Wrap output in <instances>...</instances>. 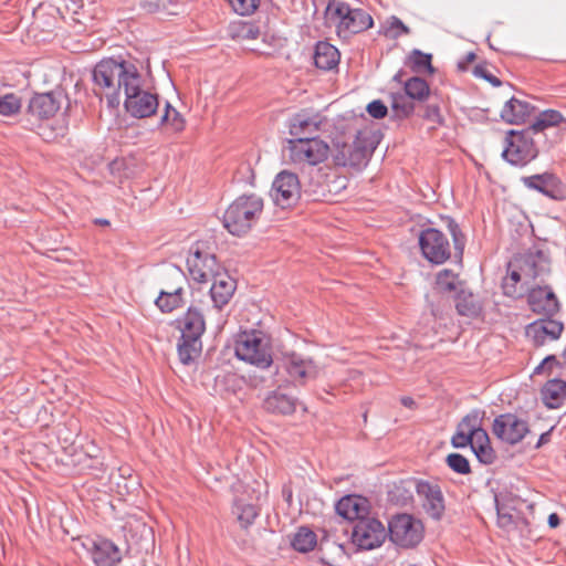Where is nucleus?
Instances as JSON below:
<instances>
[{"label": "nucleus", "mask_w": 566, "mask_h": 566, "mask_svg": "<svg viewBox=\"0 0 566 566\" xmlns=\"http://www.w3.org/2000/svg\"><path fill=\"white\" fill-rule=\"evenodd\" d=\"M93 83L94 93L105 97L112 108L120 104L123 93L125 109L135 118L150 117L158 109V94L145 87V80L134 63L102 60L93 69Z\"/></svg>", "instance_id": "obj_1"}, {"label": "nucleus", "mask_w": 566, "mask_h": 566, "mask_svg": "<svg viewBox=\"0 0 566 566\" xmlns=\"http://www.w3.org/2000/svg\"><path fill=\"white\" fill-rule=\"evenodd\" d=\"M263 206V199L255 193L238 197L223 213V227L232 235L247 234L261 217Z\"/></svg>", "instance_id": "obj_2"}, {"label": "nucleus", "mask_w": 566, "mask_h": 566, "mask_svg": "<svg viewBox=\"0 0 566 566\" xmlns=\"http://www.w3.org/2000/svg\"><path fill=\"white\" fill-rule=\"evenodd\" d=\"M177 323L181 332L178 356L184 365H189L202 350L201 336L206 331L205 316L199 308L190 306Z\"/></svg>", "instance_id": "obj_3"}, {"label": "nucleus", "mask_w": 566, "mask_h": 566, "mask_svg": "<svg viewBox=\"0 0 566 566\" xmlns=\"http://www.w3.org/2000/svg\"><path fill=\"white\" fill-rule=\"evenodd\" d=\"M539 143L527 128L510 129L504 138L502 158L512 166L524 167L538 156Z\"/></svg>", "instance_id": "obj_4"}, {"label": "nucleus", "mask_w": 566, "mask_h": 566, "mask_svg": "<svg viewBox=\"0 0 566 566\" xmlns=\"http://www.w3.org/2000/svg\"><path fill=\"white\" fill-rule=\"evenodd\" d=\"M235 355L258 368H269L272 363L271 346L261 331L243 332L235 343Z\"/></svg>", "instance_id": "obj_5"}, {"label": "nucleus", "mask_w": 566, "mask_h": 566, "mask_svg": "<svg viewBox=\"0 0 566 566\" xmlns=\"http://www.w3.org/2000/svg\"><path fill=\"white\" fill-rule=\"evenodd\" d=\"M334 163L337 166L360 167L365 165L375 150L369 130H358L352 144L335 143Z\"/></svg>", "instance_id": "obj_6"}, {"label": "nucleus", "mask_w": 566, "mask_h": 566, "mask_svg": "<svg viewBox=\"0 0 566 566\" xmlns=\"http://www.w3.org/2000/svg\"><path fill=\"white\" fill-rule=\"evenodd\" d=\"M187 268L190 277L198 283H209L224 270L202 242H197L190 248Z\"/></svg>", "instance_id": "obj_7"}, {"label": "nucleus", "mask_w": 566, "mask_h": 566, "mask_svg": "<svg viewBox=\"0 0 566 566\" xmlns=\"http://www.w3.org/2000/svg\"><path fill=\"white\" fill-rule=\"evenodd\" d=\"M352 543L361 551H371L382 545L388 536L387 528L376 517L366 516L352 525Z\"/></svg>", "instance_id": "obj_8"}, {"label": "nucleus", "mask_w": 566, "mask_h": 566, "mask_svg": "<svg viewBox=\"0 0 566 566\" xmlns=\"http://www.w3.org/2000/svg\"><path fill=\"white\" fill-rule=\"evenodd\" d=\"M287 144L289 157L294 164L316 166L329 154V146L317 137L290 139Z\"/></svg>", "instance_id": "obj_9"}, {"label": "nucleus", "mask_w": 566, "mask_h": 566, "mask_svg": "<svg viewBox=\"0 0 566 566\" xmlns=\"http://www.w3.org/2000/svg\"><path fill=\"white\" fill-rule=\"evenodd\" d=\"M387 533L395 544L401 547H413L422 539V525L411 515L399 514L389 522Z\"/></svg>", "instance_id": "obj_10"}, {"label": "nucleus", "mask_w": 566, "mask_h": 566, "mask_svg": "<svg viewBox=\"0 0 566 566\" xmlns=\"http://www.w3.org/2000/svg\"><path fill=\"white\" fill-rule=\"evenodd\" d=\"M419 245L423 258L433 264H442L451 256L450 243L438 229L422 230L419 234Z\"/></svg>", "instance_id": "obj_11"}, {"label": "nucleus", "mask_w": 566, "mask_h": 566, "mask_svg": "<svg viewBox=\"0 0 566 566\" xmlns=\"http://www.w3.org/2000/svg\"><path fill=\"white\" fill-rule=\"evenodd\" d=\"M271 197L276 206L285 209L297 203L301 184L296 174L283 170L273 180Z\"/></svg>", "instance_id": "obj_12"}, {"label": "nucleus", "mask_w": 566, "mask_h": 566, "mask_svg": "<svg viewBox=\"0 0 566 566\" xmlns=\"http://www.w3.org/2000/svg\"><path fill=\"white\" fill-rule=\"evenodd\" d=\"M514 266L522 271L525 283L543 281L551 273V259L542 250H528L514 258Z\"/></svg>", "instance_id": "obj_13"}, {"label": "nucleus", "mask_w": 566, "mask_h": 566, "mask_svg": "<svg viewBox=\"0 0 566 566\" xmlns=\"http://www.w3.org/2000/svg\"><path fill=\"white\" fill-rule=\"evenodd\" d=\"M416 492L424 512L434 521H440L446 511L444 496L439 484L424 480H413Z\"/></svg>", "instance_id": "obj_14"}, {"label": "nucleus", "mask_w": 566, "mask_h": 566, "mask_svg": "<svg viewBox=\"0 0 566 566\" xmlns=\"http://www.w3.org/2000/svg\"><path fill=\"white\" fill-rule=\"evenodd\" d=\"M64 103L69 106L70 101L61 88L35 94L29 102L28 113L38 119H49L56 114Z\"/></svg>", "instance_id": "obj_15"}, {"label": "nucleus", "mask_w": 566, "mask_h": 566, "mask_svg": "<svg viewBox=\"0 0 566 566\" xmlns=\"http://www.w3.org/2000/svg\"><path fill=\"white\" fill-rule=\"evenodd\" d=\"M528 432V423L514 413H503L494 419L493 433L509 444L521 442Z\"/></svg>", "instance_id": "obj_16"}, {"label": "nucleus", "mask_w": 566, "mask_h": 566, "mask_svg": "<svg viewBox=\"0 0 566 566\" xmlns=\"http://www.w3.org/2000/svg\"><path fill=\"white\" fill-rule=\"evenodd\" d=\"M523 185L556 201L566 200V185L553 172H543L522 178Z\"/></svg>", "instance_id": "obj_17"}, {"label": "nucleus", "mask_w": 566, "mask_h": 566, "mask_svg": "<svg viewBox=\"0 0 566 566\" xmlns=\"http://www.w3.org/2000/svg\"><path fill=\"white\" fill-rule=\"evenodd\" d=\"M564 331V324L552 317L538 318L526 326L525 333L535 347L543 346L547 340H556Z\"/></svg>", "instance_id": "obj_18"}, {"label": "nucleus", "mask_w": 566, "mask_h": 566, "mask_svg": "<svg viewBox=\"0 0 566 566\" xmlns=\"http://www.w3.org/2000/svg\"><path fill=\"white\" fill-rule=\"evenodd\" d=\"M83 546L96 566H116L122 560L118 547L109 539L87 538Z\"/></svg>", "instance_id": "obj_19"}, {"label": "nucleus", "mask_w": 566, "mask_h": 566, "mask_svg": "<svg viewBox=\"0 0 566 566\" xmlns=\"http://www.w3.org/2000/svg\"><path fill=\"white\" fill-rule=\"evenodd\" d=\"M527 303L533 313L544 317H553L559 311L557 296L548 285L530 289Z\"/></svg>", "instance_id": "obj_20"}, {"label": "nucleus", "mask_w": 566, "mask_h": 566, "mask_svg": "<svg viewBox=\"0 0 566 566\" xmlns=\"http://www.w3.org/2000/svg\"><path fill=\"white\" fill-rule=\"evenodd\" d=\"M283 368L291 379L300 385H304L306 379L315 378L317 375V368L314 361L296 353L284 356Z\"/></svg>", "instance_id": "obj_21"}, {"label": "nucleus", "mask_w": 566, "mask_h": 566, "mask_svg": "<svg viewBox=\"0 0 566 566\" xmlns=\"http://www.w3.org/2000/svg\"><path fill=\"white\" fill-rule=\"evenodd\" d=\"M210 282H212L210 287L211 300L214 307L221 310L233 296L237 282L224 270Z\"/></svg>", "instance_id": "obj_22"}, {"label": "nucleus", "mask_w": 566, "mask_h": 566, "mask_svg": "<svg viewBox=\"0 0 566 566\" xmlns=\"http://www.w3.org/2000/svg\"><path fill=\"white\" fill-rule=\"evenodd\" d=\"M319 126L318 115H310L303 112L295 114L290 119L289 132L294 137L293 139L312 138L316 137L315 135L318 133Z\"/></svg>", "instance_id": "obj_23"}, {"label": "nucleus", "mask_w": 566, "mask_h": 566, "mask_svg": "<svg viewBox=\"0 0 566 566\" xmlns=\"http://www.w3.org/2000/svg\"><path fill=\"white\" fill-rule=\"evenodd\" d=\"M336 513L343 518L355 524L359 518H364L368 514L367 501L361 496L346 495L342 497L335 505Z\"/></svg>", "instance_id": "obj_24"}, {"label": "nucleus", "mask_w": 566, "mask_h": 566, "mask_svg": "<svg viewBox=\"0 0 566 566\" xmlns=\"http://www.w3.org/2000/svg\"><path fill=\"white\" fill-rule=\"evenodd\" d=\"M563 124L566 125V118L560 112L555 109H545L541 112L536 116L535 120L526 128L541 140L542 137L547 136V130L558 128Z\"/></svg>", "instance_id": "obj_25"}, {"label": "nucleus", "mask_w": 566, "mask_h": 566, "mask_svg": "<svg viewBox=\"0 0 566 566\" xmlns=\"http://www.w3.org/2000/svg\"><path fill=\"white\" fill-rule=\"evenodd\" d=\"M297 399L282 392L281 388L272 390L263 400V408L271 413L289 416L295 412Z\"/></svg>", "instance_id": "obj_26"}, {"label": "nucleus", "mask_w": 566, "mask_h": 566, "mask_svg": "<svg viewBox=\"0 0 566 566\" xmlns=\"http://www.w3.org/2000/svg\"><path fill=\"white\" fill-rule=\"evenodd\" d=\"M374 25L371 15L364 9L352 8L347 19L343 21L342 36L348 38L370 29Z\"/></svg>", "instance_id": "obj_27"}, {"label": "nucleus", "mask_w": 566, "mask_h": 566, "mask_svg": "<svg viewBox=\"0 0 566 566\" xmlns=\"http://www.w3.org/2000/svg\"><path fill=\"white\" fill-rule=\"evenodd\" d=\"M534 107L525 101L516 97L510 98L501 111V118L509 124H521L525 122Z\"/></svg>", "instance_id": "obj_28"}, {"label": "nucleus", "mask_w": 566, "mask_h": 566, "mask_svg": "<svg viewBox=\"0 0 566 566\" xmlns=\"http://www.w3.org/2000/svg\"><path fill=\"white\" fill-rule=\"evenodd\" d=\"M457 313L461 316L478 317L482 312V304L479 298L469 290L460 287L454 296Z\"/></svg>", "instance_id": "obj_29"}, {"label": "nucleus", "mask_w": 566, "mask_h": 566, "mask_svg": "<svg viewBox=\"0 0 566 566\" xmlns=\"http://www.w3.org/2000/svg\"><path fill=\"white\" fill-rule=\"evenodd\" d=\"M338 50L328 42L319 41L315 46L314 64L323 71H331L339 63Z\"/></svg>", "instance_id": "obj_30"}, {"label": "nucleus", "mask_w": 566, "mask_h": 566, "mask_svg": "<svg viewBox=\"0 0 566 566\" xmlns=\"http://www.w3.org/2000/svg\"><path fill=\"white\" fill-rule=\"evenodd\" d=\"M542 400L549 409L562 406L566 398V381L562 379L548 380L542 389Z\"/></svg>", "instance_id": "obj_31"}, {"label": "nucleus", "mask_w": 566, "mask_h": 566, "mask_svg": "<svg viewBox=\"0 0 566 566\" xmlns=\"http://www.w3.org/2000/svg\"><path fill=\"white\" fill-rule=\"evenodd\" d=\"M126 537L139 548L147 549L149 545L154 544L153 528L138 520L128 523Z\"/></svg>", "instance_id": "obj_32"}, {"label": "nucleus", "mask_w": 566, "mask_h": 566, "mask_svg": "<svg viewBox=\"0 0 566 566\" xmlns=\"http://www.w3.org/2000/svg\"><path fill=\"white\" fill-rule=\"evenodd\" d=\"M352 7L343 0H328L325 8V19L335 25L338 36H342L343 21L347 19Z\"/></svg>", "instance_id": "obj_33"}, {"label": "nucleus", "mask_w": 566, "mask_h": 566, "mask_svg": "<svg viewBox=\"0 0 566 566\" xmlns=\"http://www.w3.org/2000/svg\"><path fill=\"white\" fill-rule=\"evenodd\" d=\"M184 287L178 285L171 291H160L155 304L163 313H170L182 304Z\"/></svg>", "instance_id": "obj_34"}, {"label": "nucleus", "mask_w": 566, "mask_h": 566, "mask_svg": "<svg viewBox=\"0 0 566 566\" xmlns=\"http://www.w3.org/2000/svg\"><path fill=\"white\" fill-rule=\"evenodd\" d=\"M405 94L415 101H426L431 97L430 87L426 80L412 76L403 83Z\"/></svg>", "instance_id": "obj_35"}, {"label": "nucleus", "mask_w": 566, "mask_h": 566, "mask_svg": "<svg viewBox=\"0 0 566 566\" xmlns=\"http://www.w3.org/2000/svg\"><path fill=\"white\" fill-rule=\"evenodd\" d=\"M495 509L497 514V525L501 528L510 530L515 524L514 516L511 513L512 506L503 493L494 495Z\"/></svg>", "instance_id": "obj_36"}, {"label": "nucleus", "mask_w": 566, "mask_h": 566, "mask_svg": "<svg viewBox=\"0 0 566 566\" xmlns=\"http://www.w3.org/2000/svg\"><path fill=\"white\" fill-rule=\"evenodd\" d=\"M316 543V534L305 526L298 528L291 542L292 547L300 553H307L313 551Z\"/></svg>", "instance_id": "obj_37"}, {"label": "nucleus", "mask_w": 566, "mask_h": 566, "mask_svg": "<svg viewBox=\"0 0 566 566\" xmlns=\"http://www.w3.org/2000/svg\"><path fill=\"white\" fill-rule=\"evenodd\" d=\"M424 120L431 123L436 128L437 126H444L446 118L441 112V105L438 98L430 97L428 103L422 107V114L420 115Z\"/></svg>", "instance_id": "obj_38"}, {"label": "nucleus", "mask_w": 566, "mask_h": 566, "mask_svg": "<svg viewBox=\"0 0 566 566\" xmlns=\"http://www.w3.org/2000/svg\"><path fill=\"white\" fill-rule=\"evenodd\" d=\"M432 55L428 53H423L420 50L415 49L408 56L407 64L411 67V70L416 73H420L423 71H428L429 73L433 72V66L431 64Z\"/></svg>", "instance_id": "obj_39"}, {"label": "nucleus", "mask_w": 566, "mask_h": 566, "mask_svg": "<svg viewBox=\"0 0 566 566\" xmlns=\"http://www.w3.org/2000/svg\"><path fill=\"white\" fill-rule=\"evenodd\" d=\"M391 108L396 117L406 118L415 112V103L405 94L391 95Z\"/></svg>", "instance_id": "obj_40"}, {"label": "nucleus", "mask_w": 566, "mask_h": 566, "mask_svg": "<svg viewBox=\"0 0 566 566\" xmlns=\"http://www.w3.org/2000/svg\"><path fill=\"white\" fill-rule=\"evenodd\" d=\"M234 513L243 528H248L252 525L254 520L259 516V510L255 505L242 503L240 501L235 502Z\"/></svg>", "instance_id": "obj_41"}, {"label": "nucleus", "mask_w": 566, "mask_h": 566, "mask_svg": "<svg viewBox=\"0 0 566 566\" xmlns=\"http://www.w3.org/2000/svg\"><path fill=\"white\" fill-rule=\"evenodd\" d=\"M160 125H168L175 132H180L185 128V120L181 114L166 102L165 112L160 118Z\"/></svg>", "instance_id": "obj_42"}, {"label": "nucleus", "mask_w": 566, "mask_h": 566, "mask_svg": "<svg viewBox=\"0 0 566 566\" xmlns=\"http://www.w3.org/2000/svg\"><path fill=\"white\" fill-rule=\"evenodd\" d=\"M22 107L21 98L13 93L0 96V115L13 116L20 112Z\"/></svg>", "instance_id": "obj_43"}, {"label": "nucleus", "mask_w": 566, "mask_h": 566, "mask_svg": "<svg viewBox=\"0 0 566 566\" xmlns=\"http://www.w3.org/2000/svg\"><path fill=\"white\" fill-rule=\"evenodd\" d=\"M437 286L441 292L455 291L457 293L460 290L458 286V275L451 270L440 271L437 275Z\"/></svg>", "instance_id": "obj_44"}, {"label": "nucleus", "mask_w": 566, "mask_h": 566, "mask_svg": "<svg viewBox=\"0 0 566 566\" xmlns=\"http://www.w3.org/2000/svg\"><path fill=\"white\" fill-rule=\"evenodd\" d=\"M484 412L479 410H473L468 413L461 422L458 424L461 430H465L470 434L478 432V430H482L481 422L483 419Z\"/></svg>", "instance_id": "obj_45"}, {"label": "nucleus", "mask_w": 566, "mask_h": 566, "mask_svg": "<svg viewBox=\"0 0 566 566\" xmlns=\"http://www.w3.org/2000/svg\"><path fill=\"white\" fill-rule=\"evenodd\" d=\"M446 462H447L448 467L455 473H459V474L471 473V467H470L468 459L460 453H450L447 457Z\"/></svg>", "instance_id": "obj_46"}, {"label": "nucleus", "mask_w": 566, "mask_h": 566, "mask_svg": "<svg viewBox=\"0 0 566 566\" xmlns=\"http://www.w3.org/2000/svg\"><path fill=\"white\" fill-rule=\"evenodd\" d=\"M228 2L239 15H250L256 11L261 0H228Z\"/></svg>", "instance_id": "obj_47"}, {"label": "nucleus", "mask_w": 566, "mask_h": 566, "mask_svg": "<svg viewBox=\"0 0 566 566\" xmlns=\"http://www.w3.org/2000/svg\"><path fill=\"white\" fill-rule=\"evenodd\" d=\"M448 230L453 239V244L455 251L462 255L464 245H465V237L462 233L460 226L455 222L454 219L449 218L447 223Z\"/></svg>", "instance_id": "obj_48"}, {"label": "nucleus", "mask_w": 566, "mask_h": 566, "mask_svg": "<svg viewBox=\"0 0 566 566\" xmlns=\"http://www.w3.org/2000/svg\"><path fill=\"white\" fill-rule=\"evenodd\" d=\"M478 460L483 464H492L496 459V453L491 447V442L482 446L480 449L472 450Z\"/></svg>", "instance_id": "obj_49"}, {"label": "nucleus", "mask_w": 566, "mask_h": 566, "mask_svg": "<svg viewBox=\"0 0 566 566\" xmlns=\"http://www.w3.org/2000/svg\"><path fill=\"white\" fill-rule=\"evenodd\" d=\"M473 74L476 76V77H481V78H484L485 81H488L491 85H493L494 87H499L502 85V82L500 81V78H497L496 76H494L486 67L485 64H478L474 66V70H473Z\"/></svg>", "instance_id": "obj_50"}, {"label": "nucleus", "mask_w": 566, "mask_h": 566, "mask_svg": "<svg viewBox=\"0 0 566 566\" xmlns=\"http://www.w3.org/2000/svg\"><path fill=\"white\" fill-rule=\"evenodd\" d=\"M367 112L371 117L381 119L387 115L388 108L380 99H375L367 105Z\"/></svg>", "instance_id": "obj_51"}, {"label": "nucleus", "mask_w": 566, "mask_h": 566, "mask_svg": "<svg viewBox=\"0 0 566 566\" xmlns=\"http://www.w3.org/2000/svg\"><path fill=\"white\" fill-rule=\"evenodd\" d=\"M502 289H503V293L506 295V296H510V297H513V298H517V297H521L523 296L525 290L523 289V286H518L517 283L515 282H511L510 280L505 279L503 280V283H502Z\"/></svg>", "instance_id": "obj_52"}, {"label": "nucleus", "mask_w": 566, "mask_h": 566, "mask_svg": "<svg viewBox=\"0 0 566 566\" xmlns=\"http://www.w3.org/2000/svg\"><path fill=\"white\" fill-rule=\"evenodd\" d=\"M471 443V436L465 430H461L458 426L457 432L451 438V444L454 448H465Z\"/></svg>", "instance_id": "obj_53"}, {"label": "nucleus", "mask_w": 566, "mask_h": 566, "mask_svg": "<svg viewBox=\"0 0 566 566\" xmlns=\"http://www.w3.org/2000/svg\"><path fill=\"white\" fill-rule=\"evenodd\" d=\"M470 436H471L470 447L472 450L480 449L482 446L490 442L489 434L484 429L478 430V432H474Z\"/></svg>", "instance_id": "obj_54"}, {"label": "nucleus", "mask_w": 566, "mask_h": 566, "mask_svg": "<svg viewBox=\"0 0 566 566\" xmlns=\"http://www.w3.org/2000/svg\"><path fill=\"white\" fill-rule=\"evenodd\" d=\"M397 30L394 32V38H398L401 34H409L410 29L397 17H391L390 19V31Z\"/></svg>", "instance_id": "obj_55"}, {"label": "nucleus", "mask_w": 566, "mask_h": 566, "mask_svg": "<svg viewBox=\"0 0 566 566\" xmlns=\"http://www.w3.org/2000/svg\"><path fill=\"white\" fill-rule=\"evenodd\" d=\"M139 6L147 13H155L165 8L163 0H140Z\"/></svg>", "instance_id": "obj_56"}, {"label": "nucleus", "mask_w": 566, "mask_h": 566, "mask_svg": "<svg viewBox=\"0 0 566 566\" xmlns=\"http://www.w3.org/2000/svg\"><path fill=\"white\" fill-rule=\"evenodd\" d=\"M259 34V28L250 23L244 24L241 29V36L243 39H256Z\"/></svg>", "instance_id": "obj_57"}, {"label": "nucleus", "mask_w": 566, "mask_h": 566, "mask_svg": "<svg viewBox=\"0 0 566 566\" xmlns=\"http://www.w3.org/2000/svg\"><path fill=\"white\" fill-rule=\"evenodd\" d=\"M554 428L555 427L553 426L549 430L543 432L539 436V438L537 440V443L535 444V449H539V448H542L543 446L547 444L551 441V437H552V432H553Z\"/></svg>", "instance_id": "obj_58"}, {"label": "nucleus", "mask_w": 566, "mask_h": 566, "mask_svg": "<svg viewBox=\"0 0 566 566\" xmlns=\"http://www.w3.org/2000/svg\"><path fill=\"white\" fill-rule=\"evenodd\" d=\"M505 279L510 280L511 282L520 283L522 280H524V274L522 271H520L518 268L512 270Z\"/></svg>", "instance_id": "obj_59"}, {"label": "nucleus", "mask_w": 566, "mask_h": 566, "mask_svg": "<svg viewBox=\"0 0 566 566\" xmlns=\"http://www.w3.org/2000/svg\"><path fill=\"white\" fill-rule=\"evenodd\" d=\"M475 59H476L475 53H474V52H469V53H467V54H465V56H464L463 61H460V62L458 63V67H459L460 70H463V71H464V70H467V65H468L469 63H472Z\"/></svg>", "instance_id": "obj_60"}, {"label": "nucleus", "mask_w": 566, "mask_h": 566, "mask_svg": "<svg viewBox=\"0 0 566 566\" xmlns=\"http://www.w3.org/2000/svg\"><path fill=\"white\" fill-rule=\"evenodd\" d=\"M560 524V518L556 513H552L548 516V525L553 528L557 527Z\"/></svg>", "instance_id": "obj_61"}, {"label": "nucleus", "mask_w": 566, "mask_h": 566, "mask_svg": "<svg viewBox=\"0 0 566 566\" xmlns=\"http://www.w3.org/2000/svg\"><path fill=\"white\" fill-rule=\"evenodd\" d=\"M401 403L407 408H413L416 406V402L411 397H402Z\"/></svg>", "instance_id": "obj_62"}, {"label": "nucleus", "mask_w": 566, "mask_h": 566, "mask_svg": "<svg viewBox=\"0 0 566 566\" xmlns=\"http://www.w3.org/2000/svg\"><path fill=\"white\" fill-rule=\"evenodd\" d=\"M553 361H556V357L554 355L547 356L546 358H544L542 364L535 369V371L537 373L541 368H543L544 365Z\"/></svg>", "instance_id": "obj_63"}, {"label": "nucleus", "mask_w": 566, "mask_h": 566, "mask_svg": "<svg viewBox=\"0 0 566 566\" xmlns=\"http://www.w3.org/2000/svg\"><path fill=\"white\" fill-rule=\"evenodd\" d=\"M403 76H405V71L403 70H400L398 71L395 75H394V81L395 82H398L400 84H403L405 81H403Z\"/></svg>", "instance_id": "obj_64"}]
</instances>
